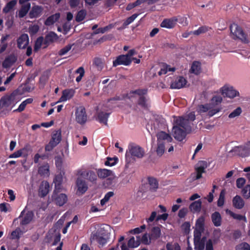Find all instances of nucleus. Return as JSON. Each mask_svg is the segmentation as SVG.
Returning a JSON list of instances; mask_svg holds the SVG:
<instances>
[{
    "label": "nucleus",
    "instance_id": "obj_10",
    "mask_svg": "<svg viewBox=\"0 0 250 250\" xmlns=\"http://www.w3.org/2000/svg\"><path fill=\"white\" fill-rule=\"evenodd\" d=\"M173 118H175L177 120H181L186 125L188 128L192 130V124L191 122L194 121L196 119V116L194 112H191L189 113L181 116H174Z\"/></svg>",
    "mask_w": 250,
    "mask_h": 250
},
{
    "label": "nucleus",
    "instance_id": "obj_56",
    "mask_svg": "<svg viewBox=\"0 0 250 250\" xmlns=\"http://www.w3.org/2000/svg\"><path fill=\"white\" fill-rule=\"evenodd\" d=\"M222 98L220 96H214L211 100V104L213 105H218L221 103Z\"/></svg>",
    "mask_w": 250,
    "mask_h": 250
},
{
    "label": "nucleus",
    "instance_id": "obj_30",
    "mask_svg": "<svg viewBox=\"0 0 250 250\" xmlns=\"http://www.w3.org/2000/svg\"><path fill=\"white\" fill-rule=\"evenodd\" d=\"M27 156V148L26 147H24L10 154L9 156V158H18L21 156L26 158Z\"/></svg>",
    "mask_w": 250,
    "mask_h": 250
},
{
    "label": "nucleus",
    "instance_id": "obj_18",
    "mask_svg": "<svg viewBox=\"0 0 250 250\" xmlns=\"http://www.w3.org/2000/svg\"><path fill=\"white\" fill-rule=\"evenodd\" d=\"M29 44V37L27 34H22L17 39V46L19 49H25Z\"/></svg>",
    "mask_w": 250,
    "mask_h": 250
},
{
    "label": "nucleus",
    "instance_id": "obj_42",
    "mask_svg": "<svg viewBox=\"0 0 250 250\" xmlns=\"http://www.w3.org/2000/svg\"><path fill=\"white\" fill-rule=\"evenodd\" d=\"M211 28L204 25L200 27L197 30L192 31V34L194 35L198 36L201 34L205 33L208 32Z\"/></svg>",
    "mask_w": 250,
    "mask_h": 250
},
{
    "label": "nucleus",
    "instance_id": "obj_22",
    "mask_svg": "<svg viewBox=\"0 0 250 250\" xmlns=\"http://www.w3.org/2000/svg\"><path fill=\"white\" fill-rule=\"evenodd\" d=\"M75 90L73 89H65L62 91V95L57 103L66 101L71 99L74 95Z\"/></svg>",
    "mask_w": 250,
    "mask_h": 250
},
{
    "label": "nucleus",
    "instance_id": "obj_15",
    "mask_svg": "<svg viewBox=\"0 0 250 250\" xmlns=\"http://www.w3.org/2000/svg\"><path fill=\"white\" fill-rule=\"evenodd\" d=\"M187 83V80L183 76H179L174 80L170 84L171 89H180L184 87Z\"/></svg>",
    "mask_w": 250,
    "mask_h": 250
},
{
    "label": "nucleus",
    "instance_id": "obj_63",
    "mask_svg": "<svg viewBox=\"0 0 250 250\" xmlns=\"http://www.w3.org/2000/svg\"><path fill=\"white\" fill-rule=\"evenodd\" d=\"M243 146L245 148V149L246 151L244 155L249 156L250 152V141L247 142Z\"/></svg>",
    "mask_w": 250,
    "mask_h": 250
},
{
    "label": "nucleus",
    "instance_id": "obj_36",
    "mask_svg": "<svg viewBox=\"0 0 250 250\" xmlns=\"http://www.w3.org/2000/svg\"><path fill=\"white\" fill-rule=\"evenodd\" d=\"M226 212L227 214L229 215L234 219L239 221L243 220L245 222H247V218L245 216L238 214H236L231 210H229V209H226Z\"/></svg>",
    "mask_w": 250,
    "mask_h": 250
},
{
    "label": "nucleus",
    "instance_id": "obj_55",
    "mask_svg": "<svg viewBox=\"0 0 250 250\" xmlns=\"http://www.w3.org/2000/svg\"><path fill=\"white\" fill-rule=\"evenodd\" d=\"M236 250H250V245L246 243L243 242L236 246Z\"/></svg>",
    "mask_w": 250,
    "mask_h": 250
},
{
    "label": "nucleus",
    "instance_id": "obj_21",
    "mask_svg": "<svg viewBox=\"0 0 250 250\" xmlns=\"http://www.w3.org/2000/svg\"><path fill=\"white\" fill-rule=\"evenodd\" d=\"M78 191L82 194L85 193L88 189V185L85 180L82 179V177H78L76 182Z\"/></svg>",
    "mask_w": 250,
    "mask_h": 250
},
{
    "label": "nucleus",
    "instance_id": "obj_13",
    "mask_svg": "<svg viewBox=\"0 0 250 250\" xmlns=\"http://www.w3.org/2000/svg\"><path fill=\"white\" fill-rule=\"evenodd\" d=\"M60 191H54L52 195V199L55 203L59 206H62L67 201V196L63 193L58 194Z\"/></svg>",
    "mask_w": 250,
    "mask_h": 250
},
{
    "label": "nucleus",
    "instance_id": "obj_60",
    "mask_svg": "<svg viewBox=\"0 0 250 250\" xmlns=\"http://www.w3.org/2000/svg\"><path fill=\"white\" fill-rule=\"evenodd\" d=\"M190 224L188 222H184L182 225V228L184 231L185 233H188L190 230Z\"/></svg>",
    "mask_w": 250,
    "mask_h": 250
},
{
    "label": "nucleus",
    "instance_id": "obj_38",
    "mask_svg": "<svg viewBox=\"0 0 250 250\" xmlns=\"http://www.w3.org/2000/svg\"><path fill=\"white\" fill-rule=\"evenodd\" d=\"M176 70L175 67H171L169 65L164 63L162 68L158 72L159 75L166 74L168 72H174Z\"/></svg>",
    "mask_w": 250,
    "mask_h": 250
},
{
    "label": "nucleus",
    "instance_id": "obj_4",
    "mask_svg": "<svg viewBox=\"0 0 250 250\" xmlns=\"http://www.w3.org/2000/svg\"><path fill=\"white\" fill-rule=\"evenodd\" d=\"M230 30L233 39H239L245 43L248 42L249 40L247 35L244 32L242 28L238 24L235 23L231 24L230 26Z\"/></svg>",
    "mask_w": 250,
    "mask_h": 250
},
{
    "label": "nucleus",
    "instance_id": "obj_48",
    "mask_svg": "<svg viewBox=\"0 0 250 250\" xmlns=\"http://www.w3.org/2000/svg\"><path fill=\"white\" fill-rule=\"evenodd\" d=\"M73 44H68L65 47L62 48L59 52L58 55L60 56H63L68 53L72 48Z\"/></svg>",
    "mask_w": 250,
    "mask_h": 250
},
{
    "label": "nucleus",
    "instance_id": "obj_12",
    "mask_svg": "<svg viewBox=\"0 0 250 250\" xmlns=\"http://www.w3.org/2000/svg\"><path fill=\"white\" fill-rule=\"evenodd\" d=\"M25 209H23L21 213L19 218H21V225L25 226L29 224L33 220L34 214L32 210H28L25 213Z\"/></svg>",
    "mask_w": 250,
    "mask_h": 250
},
{
    "label": "nucleus",
    "instance_id": "obj_41",
    "mask_svg": "<svg viewBox=\"0 0 250 250\" xmlns=\"http://www.w3.org/2000/svg\"><path fill=\"white\" fill-rule=\"evenodd\" d=\"M55 184V191H60L61 189V185L62 182V177L61 176H56L54 179Z\"/></svg>",
    "mask_w": 250,
    "mask_h": 250
},
{
    "label": "nucleus",
    "instance_id": "obj_58",
    "mask_svg": "<svg viewBox=\"0 0 250 250\" xmlns=\"http://www.w3.org/2000/svg\"><path fill=\"white\" fill-rule=\"evenodd\" d=\"M246 183V180L244 178H239L236 180V186L238 188H242Z\"/></svg>",
    "mask_w": 250,
    "mask_h": 250
},
{
    "label": "nucleus",
    "instance_id": "obj_27",
    "mask_svg": "<svg viewBox=\"0 0 250 250\" xmlns=\"http://www.w3.org/2000/svg\"><path fill=\"white\" fill-rule=\"evenodd\" d=\"M17 58L14 55H10L7 56L2 63V66L4 68H8L12 66L16 62Z\"/></svg>",
    "mask_w": 250,
    "mask_h": 250
},
{
    "label": "nucleus",
    "instance_id": "obj_37",
    "mask_svg": "<svg viewBox=\"0 0 250 250\" xmlns=\"http://www.w3.org/2000/svg\"><path fill=\"white\" fill-rule=\"evenodd\" d=\"M202 202L200 200L192 202L189 206V209L191 211L199 212L201 210Z\"/></svg>",
    "mask_w": 250,
    "mask_h": 250
},
{
    "label": "nucleus",
    "instance_id": "obj_32",
    "mask_svg": "<svg viewBox=\"0 0 250 250\" xmlns=\"http://www.w3.org/2000/svg\"><path fill=\"white\" fill-rule=\"evenodd\" d=\"M211 218L213 225L215 227H219L221 225L222 217L220 213L215 211L211 214Z\"/></svg>",
    "mask_w": 250,
    "mask_h": 250
},
{
    "label": "nucleus",
    "instance_id": "obj_20",
    "mask_svg": "<svg viewBox=\"0 0 250 250\" xmlns=\"http://www.w3.org/2000/svg\"><path fill=\"white\" fill-rule=\"evenodd\" d=\"M43 10L42 6L37 5L33 6L28 14L29 18L32 19L39 17L42 14Z\"/></svg>",
    "mask_w": 250,
    "mask_h": 250
},
{
    "label": "nucleus",
    "instance_id": "obj_39",
    "mask_svg": "<svg viewBox=\"0 0 250 250\" xmlns=\"http://www.w3.org/2000/svg\"><path fill=\"white\" fill-rule=\"evenodd\" d=\"M97 175L100 178L104 179L109 176L112 174V171L107 169H98L97 170Z\"/></svg>",
    "mask_w": 250,
    "mask_h": 250
},
{
    "label": "nucleus",
    "instance_id": "obj_31",
    "mask_svg": "<svg viewBox=\"0 0 250 250\" xmlns=\"http://www.w3.org/2000/svg\"><path fill=\"white\" fill-rule=\"evenodd\" d=\"M60 18V13H56L48 17L45 21L44 24L46 26H50L53 25L55 22L58 21Z\"/></svg>",
    "mask_w": 250,
    "mask_h": 250
},
{
    "label": "nucleus",
    "instance_id": "obj_2",
    "mask_svg": "<svg viewBox=\"0 0 250 250\" xmlns=\"http://www.w3.org/2000/svg\"><path fill=\"white\" fill-rule=\"evenodd\" d=\"M147 93V89H137L130 92V94H136L139 96L137 104L145 110H148L151 106L149 98L146 97Z\"/></svg>",
    "mask_w": 250,
    "mask_h": 250
},
{
    "label": "nucleus",
    "instance_id": "obj_62",
    "mask_svg": "<svg viewBox=\"0 0 250 250\" xmlns=\"http://www.w3.org/2000/svg\"><path fill=\"white\" fill-rule=\"evenodd\" d=\"M206 250H214L212 241L211 239H208L206 244Z\"/></svg>",
    "mask_w": 250,
    "mask_h": 250
},
{
    "label": "nucleus",
    "instance_id": "obj_16",
    "mask_svg": "<svg viewBox=\"0 0 250 250\" xmlns=\"http://www.w3.org/2000/svg\"><path fill=\"white\" fill-rule=\"evenodd\" d=\"M221 89L222 94L230 98H233L239 95V92L235 90L232 86H224L222 87Z\"/></svg>",
    "mask_w": 250,
    "mask_h": 250
},
{
    "label": "nucleus",
    "instance_id": "obj_8",
    "mask_svg": "<svg viewBox=\"0 0 250 250\" xmlns=\"http://www.w3.org/2000/svg\"><path fill=\"white\" fill-rule=\"evenodd\" d=\"M128 150L131 156L136 157L139 159L142 158L145 154V152L143 148L134 144H130L129 145Z\"/></svg>",
    "mask_w": 250,
    "mask_h": 250
},
{
    "label": "nucleus",
    "instance_id": "obj_25",
    "mask_svg": "<svg viewBox=\"0 0 250 250\" xmlns=\"http://www.w3.org/2000/svg\"><path fill=\"white\" fill-rule=\"evenodd\" d=\"M14 97L15 94L14 93L2 97L0 100L2 106L6 107H9L11 104L12 101L14 100Z\"/></svg>",
    "mask_w": 250,
    "mask_h": 250
},
{
    "label": "nucleus",
    "instance_id": "obj_34",
    "mask_svg": "<svg viewBox=\"0 0 250 250\" xmlns=\"http://www.w3.org/2000/svg\"><path fill=\"white\" fill-rule=\"evenodd\" d=\"M148 182L150 185V190L152 191H156L158 188V181L157 180L154 178L149 177L147 179Z\"/></svg>",
    "mask_w": 250,
    "mask_h": 250
},
{
    "label": "nucleus",
    "instance_id": "obj_44",
    "mask_svg": "<svg viewBox=\"0 0 250 250\" xmlns=\"http://www.w3.org/2000/svg\"><path fill=\"white\" fill-rule=\"evenodd\" d=\"M194 249L196 250H204L205 243L204 241L202 239L194 240Z\"/></svg>",
    "mask_w": 250,
    "mask_h": 250
},
{
    "label": "nucleus",
    "instance_id": "obj_53",
    "mask_svg": "<svg viewBox=\"0 0 250 250\" xmlns=\"http://www.w3.org/2000/svg\"><path fill=\"white\" fill-rule=\"evenodd\" d=\"M39 30V26L37 24H34L29 27L28 32L31 36L36 34Z\"/></svg>",
    "mask_w": 250,
    "mask_h": 250
},
{
    "label": "nucleus",
    "instance_id": "obj_49",
    "mask_svg": "<svg viewBox=\"0 0 250 250\" xmlns=\"http://www.w3.org/2000/svg\"><path fill=\"white\" fill-rule=\"evenodd\" d=\"M225 190L223 189L220 192L219 198L217 201V206L219 207H222L225 202Z\"/></svg>",
    "mask_w": 250,
    "mask_h": 250
},
{
    "label": "nucleus",
    "instance_id": "obj_23",
    "mask_svg": "<svg viewBox=\"0 0 250 250\" xmlns=\"http://www.w3.org/2000/svg\"><path fill=\"white\" fill-rule=\"evenodd\" d=\"M58 38V37L56 33L53 31H50L45 35L44 39H43V44L46 46H48L50 43L57 40Z\"/></svg>",
    "mask_w": 250,
    "mask_h": 250
},
{
    "label": "nucleus",
    "instance_id": "obj_33",
    "mask_svg": "<svg viewBox=\"0 0 250 250\" xmlns=\"http://www.w3.org/2000/svg\"><path fill=\"white\" fill-rule=\"evenodd\" d=\"M201 63L197 61H194L191 66L190 72L195 75H198L201 73Z\"/></svg>",
    "mask_w": 250,
    "mask_h": 250
},
{
    "label": "nucleus",
    "instance_id": "obj_6",
    "mask_svg": "<svg viewBox=\"0 0 250 250\" xmlns=\"http://www.w3.org/2000/svg\"><path fill=\"white\" fill-rule=\"evenodd\" d=\"M109 233H104L103 234H99L98 233H92L90 237L91 242H96L99 245L103 247L109 241Z\"/></svg>",
    "mask_w": 250,
    "mask_h": 250
},
{
    "label": "nucleus",
    "instance_id": "obj_11",
    "mask_svg": "<svg viewBox=\"0 0 250 250\" xmlns=\"http://www.w3.org/2000/svg\"><path fill=\"white\" fill-rule=\"evenodd\" d=\"M77 175L87 179L91 182H95L97 179L96 173L91 170H86L84 169H79L77 171Z\"/></svg>",
    "mask_w": 250,
    "mask_h": 250
},
{
    "label": "nucleus",
    "instance_id": "obj_14",
    "mask_svg": "<svg viewBox=\"0 0 250 250\" xmlns=\"http://www.w3.org/2000/svg\"><path fill=\"white\" fill-rule=\"evenodd\" d=\"M132 62V59H130L126 55H121L117 57L115 60L113 62V66L116 67L119 65H129Z\"/></svg>",
    "mask_w": 250,
    "mask_h": 250
},
{
    "label": "nucleus",
    "instance_id": "obj_28",
    "mask_svg": "<svg viewBox=\"0 0 250 250\" xmlns=\"http://www.w3.org/2000/svg\"><path fill=\"white\" fill-rule=\"evenodd\" d=\"M21 5V7L19 10L18 13V16L20 18L24 17L31 8V4L30 2H27L24 4Z\"/></svg>",
    "mask_w": 250,
    "mask_h": 250
},
{
    "label": "nucleus",
    "instance_id": "obj_29",
    "mask_svg": "<svg viewBox=\"0 0 250 250\" xmlns=\"http://www.w3.org/2000/svg\"><path fill=\"white\" fill-rule=\"evenodd\" d=\"M161 229L159 227H154L152 228L151 232L149 235L150 240H156L161 236Z\"/></svg>",
    "mask_w": 250,
    "mask_h": 250
},
{
    "label": "nucleus",
    "instance_id": "obj_45",
    "mask_svg": "<svg viewBox=\"0 0 250 250\" xmlns=\"http://www.w3.org/2000/svg\"><path fill=\"white\" fill-rule=\"evenodd\" d=\"M86 12L85 11V10H84V9H82V10H81L80 11H79L76 16V18H75V20H76V21L77 22H81L82 21H83L85 16H86Z\"/></svg>",
    "mask_w": 250,
    "mask_h": 250
},
{
    "label": "nucleus",
    "instance_id": "obj_17",
    "mask_svg": "<svg viewBox=\"0 0 250 250\" xmlns=\"http://www.w3.org/2000/svg\"><path fill=\"white\" fill-rule=\"evenodd\" d=\"M178 21L177 17H173L169 19H165L160 24V26L163 28L171 29L174 28Z\"/></svg>",
    "mask_w": 250,
    "mask_h": 250
},
{
    "label": "nucleus",
    "instance_id": "obj_7",
    "mask_svg": "<svg viewBox=\"0 0 250 250\" xmlns=\"http://www.w3.org/2000/svg\"><path fill=\"white\" fill-rule=\"evenodd\" d=\"M62 140L61 132L59 131H56L54 133L49 143L45 146V150L46 151H51L55 146H56Z\"/></svg>",
    "mask_w": 250,
    "mask_h": 250
},
{
    "label": "nucleus",
    "instance_id": "obj_43",
    "mask_svg": "<svg viewBox=\"0 0 250 250\" xmlns=\"http://www.w3.org/2000/svg\"><path fill=\"white\" fill-rule=\"evenodd\" d=\"M43 37L41 36L38 37L36 40L34 46V51L37 52L41 47L43 43Z\"/></svg>",
    "mask_w": 250,
    "mask_h": 250
},
{
    "label": "nucleus",
    "instance_id": "obj_40",
    "mask_svg": "<svg viewBox=\"0 0 250 250\" xmlns=\"http://www.w3.org/2000/svg\"><path fill=\"white\" fill-rule=\"evenodd\" d=\"M17 1L16 0H12L7 2L3 8L2 11L4 13H8L11 11L17 4Z\"/></svg>",
    "mask_w": 250,
    "mask_h": 250
},
{
    "label": "nucleus",
    "instance_id": "obj_50",
    "mask_svg": "<svg viewBox=\"0 0 250 250\" xmlns=\"http://www.w3.org/2000/svg\"><path fill=\"white\" fill-rule=\"evenodd\" d=\"M205 219L203 217L198 218L196 222V228L204 230Z\"/></svg>",
    "mask_w": 250,
    "mask_h": 250
},
{
    "label": "nucleus",
    "instance_id": "obj_46",
    "mask_svg": "<svg viewBox=\"0 0 250 250\" xmlns=\"http://www.w3.org/2000/svg\"><path fill=\"white\" fill-rule=\"evenodd\" d=\"M242 194L244 198L248 199L250 197V185L245 186L242 189Z\"/></svg>",
    "mask_w": 250,
    "mask_h": 250
},
{
    "label": "nucleus",
    "instance_id": "obj_35",
    "mask_svg": "<svg viewBox=\"0 0 250 250\" xmlns=\"http://www.w3.org/2000/svg\"><path fill=\"white\" fill-rule=\"evenodd\" d=\"M141 244L140 236H137V240H135L134 237H131L128 240L127 246L128 248H134L138 247Z\"/></svg>",
    "mask_w": 250,
    "mask_h": 250
},
{
    "label": "nucleus",
    "instance_id": "obj_59",
    "mask_svg": "<svg viewBox=\"0 0 250 250\" xmlns=\"http://www.w3.org/2000/svg\"><path fill=\"white\" fill-rule=\"evenodd\" d=\"M80 0H69V4L71 9L76 8L80 4Z\"/></svg>",
    "mask_w": 250,
    "mask_h": 250
},
{
    "label": "nucleus",
    "instance_id": "obj_47",
    "mask_svg": "<svg viewBox=\"0 0 250 250\" xmlns=\"http://www.w3.org/2000/svg\"><path fill=\"white\" fill-rule=\"evenodd\" d=\"M118 161V159L116 157L114 158L107 157V160L105 162L104 165L106 166H113L115 165Z\"/></svg>",
    "mask_w": 250,
    "mask_h": 250
},
{
    "label": "nucleus",
    "instance_id": "obj_64",
    "mask_svg": "<svg viewBox=\"0 0 250 250\" xmlns=\"http://www.w3.org/2000/svg\"><path fill=\"white\" fill-rule=\"evenodd\" d=\"M141 242L145 245H148L150 243V240L149 241H148L147 233H145L142 236L141 238Z\"/></svg>",
    "mask_w": 250,
    "mask_h": 250
},
{
    "label": "nucleus",
    "instance_id": "obj_1",
    "mask_svg": "<svg viewBox=\"0 0 250 250\" xmlns=\"http://www.w3.org/2000/svg\"><path fill=\"white\" fill-rule=\"evenodd\" d=\"M172 132L173 137L177 141L181 142L184 140L187 134L191 132L192 130L188 127L182 121L173 120Z\"/></svg>",
    "mask_w": 250,
    "mask_h": 250
},
{
    "label": "nucleus",
    "instance_id": "obj_19",
    "mask_svg": "<svg viewBox=\"0 0 250 250\" xmlns=\"http://www.w3.org/2000/svg\"><path fill=\"white\" fill-rule=\"evenodd\" d=\"M110 114V112H104V111L100 110L97 113L96 120L100 123L107 125L108 119Z\"/></svg>",
    "mask_w": 250,
    "mask_h": 250
},
{
    "label": "nucleus",
    "instance_id": "obj_26",
    "mask_svg": "<svg viewBox=\"0 0 250 250\" xmlns=\"http://www.w3.org/2000/svg\"><path fill=\"white\" fill-rule=\"evenodd\" d=\"M49 190V184L47 181H42L39 187V194L42 197L45 196Z\"/></svg>",
    "mask_w": 250,
    "mask_h": 250
},
{
    "label": "nucleus",
    "instance_id": "obj_9",
    "mask_svg": "<svg viewBox=\"0 0 250 250\" xmlns=\"http://www.w3.org/2000/svg\"><path fill=\"white\" fill-rule=\"evenodd\" d=\"M76 121L81 125H84L87 120V116L85 108L80 106L76 108L75 113Z\"/></svg>",
    "mask_w": 250,
    "mask_h": 250
},
{
    "label": "nucleus",
    "instance_id": "obj_3",
    "mask_svg": "<svg viewBox=\"0 0 250 250\" xmlns=\"http://www.w3.org/2000/svg\"><path fill=\"white\" fill-rule=\"evenodd\" d=\"M156 136L157 138L156 152L158 155L162 156L165 152V142L171 143L173 139L169 134L163 131L158 133Z\"/></svg>",
    "mask_w": 250,
    "mask_h": 250
},
{
    "label": "nucleus",
    "instance_id": "obj_51",
    "mask_svg": "<svg viewBox=\"0 0 250 250\" xmlns=\"http://www.w3.org/2000/svg\"><path fill=\"white\" fill-rule=\"evenodd\" d=\"M21 231L20 229H16L11 232L10 238L11 239H19L20 238V235L21 234Z\"/></svg>",
    "mask_w": 250,
    "mask_h": 250
},
{
    "label": "nucleus",
    "instance_id": "obj_54",
    "mask_svg": "<svg viewBox=\"0 0 250 250\" xmlns=\"http://www.w3.org/2000/svg\"><path fill=\"white\" fill-rule=\"evenodd\" d=\"M241 112L242 109L241 107H238L229 114V118H234L236 117L239 116Z\"/></svg>",
    "mask_w": 250,
    "mask_h": 250
},
{
    "label": "nucleus",
    "instance_id": "obj_24",
    "mask_svg": "<svg viewBox=\"0 0 250 250\" xmlns=\"http://www.w3.org/2000/svg\"><path fill=\"white\" fill-rule=\"evenodd\" d=\"M232 202L233 207L236 209H241L245 206V202L240 195H236L234 196Z\"/></svg>",
    "mask_w": 250,
    "mask_h": 250
},
{
    "label": "nucleus",
    "instance_id": "obj_57",
    "mask_svg": "<svg viewBox=\"0 0 250 250\" xmlns=\"http://www.w3.org/2000/svg\"><path fill=\"white\" fill-rule=\"evenodd\" d=\"M204 230H200L195 228L194 230V240H200L202 233L204 231Z\"/></svg>",
    "mask_w": 250,
    "mask_h": 250
},
{
    "label": "nucleus",
    "instance_id": "obj_52",
    "mask_svg": "<svg viewBox=\"0 0 250 250\" xmlns=\"http://www.w3.org/2000/svg\"><path fill=\"white\" fill-rule=\"evenodd\" d=\"M49 171V167L48 166H42L39 168V173L42 176L47 175Z\"/></svg>",
    "mask_w": 250,
    "mask_h": 250
},
{
    "label": "nucleus",
    "instance_id": "obj_61",
    "mask_svg": "<svg viewBox=\"0 0 250 250\" xmlns=\"http://www.w3.org/2000/svg\"><path fill=\"white\" fill-rule=\"evenodd\" d=\"M188 212V208H182V209H180L178 212V216L180 218H183L185 217V216L187 215V213Z\"/></svg>",
    "mask_w": 250,
    "mask_h": 250
},
{
    "label": "nucleus",
    "instance_id": "obj_5",
    "mask_svg": "<svg viewBox=\"0 0 250 250\" xmlns=\"http://www.w3.org/2000/svg\"><path fill=\"white\" fill-rule=\"evenodd\" d=\"M208 167L207 162L205 161H199L195 167V172L191 174L192 181L198 180L202 177V174L205 173Z\"/></svg>",
    "mask_w": 250,
    "mask_h": 250
}]
</instances>
